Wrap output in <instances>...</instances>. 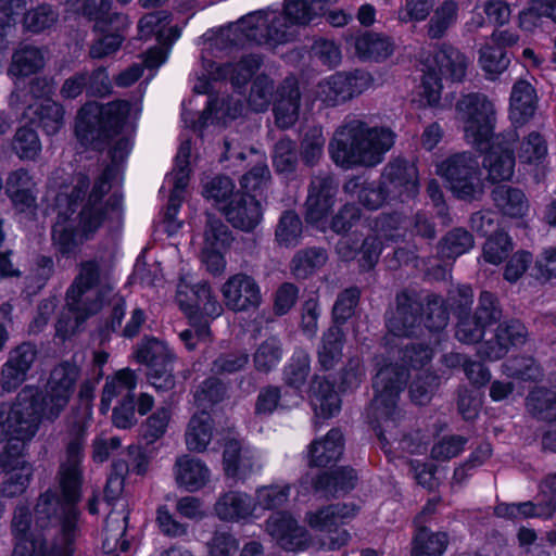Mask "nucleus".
Masks as SVG:
<instances>
[{
	"mask_svg": "<svg viewBox=\"0 0 556 556\" xmlns=\"http://www.w3.org/2000/svg\"><path fill=\"white\" fill-rule=\"evenodd\" d=\"M12 147L22 160H35L41 152V142L37 132L28 127L16 130Z\"/></svg>",
	"mask_w": 556,
	"mask_h": 556,
	"instance_id": "obj_55",
	"label": "nucleus"
},
{
	"mask_svg": "<svg viewBox=\"0 0 556 556\" xmlns=\"http://www.w3.org/2000/svg\"><path fill=\"white\" fill-rule=\"evenodd\" d=\"M535 109L534 88L526 80H518L510 94V118L516 123H523L534 114Z\"/></svg>",
	"mask_w": 556,
	"mask_h": 556,
	"instance_id": "obj_39",
	"label": "nucleus"
},
{
	"mask_svg": "<svg viewBox=\"0 0 556 556\" xmlns=\"http://www.w3.org/2000/svg\"><path fill=\"white\" fill-rule=\"evenodd\" d=\"M475 245L473 237L464 228H455L439 242V254L443 258H456L469 252Z\"/></svg>",
	"mask_w": 556,
	"mask_h": 556,
	"instance_id": "obj_48",
	"label": "nucleus"
},
{
	"mask_svg": "<svg viewBox=\"0 0 556 556\" xmlns=\"http://www.w3.org/2000/svg\"><path fill=\"white\" fill-rule=\"evenodd\" d=\"M58 21V13L48 4H41L28 11L24 16V25L34 33L43 31Z\"/></svg>",
	"mask_w": 556,
	"mask_h": 556,
	"instance_id": "obj_64",
	"label": "nucleus"
},
{
	"mask_svg": "<svg viewBox=\"0 0 556 556\" xmlns=\"http://www.w3.org/2000/svg\"><path fill=\"white\" fill-rule=\"evenodd\" d=\"M396 301V309L387 321L389 331L396 337L414 334L420 326V303L410 299L406 293L397 295Z\"/></svg>",
	"mask_w": 556,
	"mask_h": 556,
	"instance_id": "obj_28",
	"label": "nucleus"
},
{
	"mask_svg": "<svg viewBox=\"0 0 556 556\" xmlns=\"http://www.w3.org/2000/svg\"><path fill=\"white\" fill-rule=\"evenodd\" d=\"M343 452V435L340 430H330L324 439L309 445V465L327 467L336 463Z\"/></svg>",
	"mask_w": 556,
	"mask_h": 556,
	"instance_id": "obj_33",
	"label": "nucleus"
},
{
	"mask_svg": "<svg viewBox=\"0 0 556 556\" xmlns=\"http://www.w3.org/2000/svg\"><path fill=\"white\" fill-rule=\"evenodd\" d=\"M93 395L94 386L89 381L84 382L78 393L79 405L72 412L68 418L74 438L67 444L66 460L62 464V484L66 490L77 485L85 431L92 417L91 401Z\"/></svg>",
	"mask_w": 556,
	"mask_h": 556,
	"instance_id": "obj_9",
	"label": "nucleus"
},
{
	"mask_svg": "<svg viewBox=\"0 0 556 556\" xmlns=\"http://www.w3.org/2000/svg\"><path fill=\"white\" fill-rule=\"evenodd\" d=\"M395 142V134L384 126H370L352 118L341 124L329 142L332 161L343 167H374L382 163Z\"/></svg>",
	"mask_w": 556,
	"mask_h": 556,
	"instance_id": "obj_4",
	"label": "nucleus"
},
{
	"mask_svg": "<svg viewBox=\"0 0 556 556\" xmlns=\"http://www.w3.org/2000/svg\"><path fill=\"white\" fill-rule=\"evenodd\" d=\"M503 374L522 380H538L543 376L539 364L527 356H518L507 359L502 365Z\"/></svg>",
	"mask_w": 556,
	"mask_h": 556,
	"instance_id": "obj_54",
	"label": "nucleus"
},
{
	"mask_svg": "<svg viewBox=\"0 0 556 556\" xmlns=\"http://www.w3.org/2000/svg\"><path fill=\"white\" fill-rule=\"evenodd\" d=\"M5 480L0 485V494L3 497H16L22 495L28 488L33 478V466H24L22 470L4 472Z\"/></svg>",
	"mask_w": 556,
	"mask_h": 556,
	"instance_id": "obj_60",
	"label": "nucleus"
},
{
	"mask_svg": "<svg viewBox=\"0 0 556 556\" xmlns=\"http://www.w3.org/2000/svg\"><path fill=\"white\" fill-rule=\"evenodd\" d=\"M337 194V186L330 176H316L312 179L305 202L306 219L318 224L331 211Z\"/></svg>",
	"mask_w": 556,
	"mask_h": 556,
	"instance_id": "obj_22",
	"label": "nucleus"
},
{
	"mask_svg": "<svg viewBox=\"0 0 556 556\" xmlns=\"http://www.w3.org/2000/svg\"><path fill=\"white\" fill-rule=\"evenodd\" d=\"M509 59L501 47L485 46L480 49L479 64L489 79H495L505 72Z\"/></svg>",
	"mask_w": 556,
	"mask_h": 556,
	"instance_id": "obj_53",
	"label": "nucleus"
},
{
	"mask_svg": "<svg viewBox=\"0 0 556 556\" xmlns=\"http://www.w3.org/2000/svg\"><path fill=\"white\" fill-rule=\"evenodd\" d=\"M422 79L420 85V97L426 104L434 106L441 100L443 89L442 77L432 64H424Z\"/></svg>",
	"mask_w": 556,
	"mask_h": 556,
	"instance_id": "obj_57",
	"label": "nucleus"
},
{
	"mask_svg": "<svg viewBox=\"0 0 556 556\" xmlns=\"http://www.w3.org/2000/svg\"><path fill=\"white\" fill-rule=\"evenodd\" d=\"M343 333L339 327H331L324 333L318 350V362L324 369L332 368L342 356Z\"/></svg>",
	"mask_w": 556,
	"mask_h": 556,
	"instance_id": "obj_51",
	"label": "nucleus"
},
{
	"mask_svg": "<svg viewBox=\"0 0 556 556\" xmlns=\"http://www.w3.org/2000/svg\"><path fill=\"white\" fill-rule=\"evenodd\" d=\"M301 93L295 78H287L277 92L274 104L276 123L281 128L293 126L299 119Z\"/></svg>",
	"mask_w": 556,
	"mask_h": 556,
	"instance_id": "obj_27",
	"label": "nucleus"
},
{
	"mask_svg": "<svg viewBox=\"0 0 556 556\" xmlns=\"http://www.w3.org/2000/svg\"><path fill=\"white\" fill-rule=\"evenodd\" d=\"M80 378V368L72 362H62L58 364L50 372L47 387V396L39 401L38 392H35L34 399L39 409V421L41 418L55 420L67 406Z\"/></svg>",
	"mask_w": 556,
	"mask_h": 556,
	"instance_id": "obj_11",
	"label": "nucleus"
},
{
	"mask_svg": "<svg viewBox=\"0 0 556 556\" xmlns=\"http://www.w3.org/2000/svg\"><path fill=\"white\" fill-rule=\"evenodd\" d=\"M513 250V242L507 233L500 231L490 236L483 245V258L485 262L498 265Z\"/></svg>",
	"mask_w": 556,
	"mask_h": 556,
	"instance_id": "obj_62",
	"label": "nucleus"
},
{
	"mask_svg": "<svg viewBox=\"0 0 556 556\" xmlns=\"http://www.w3.org/2000/svg\"><path fill=\"white\" fill-rule=\"evenodd\" d=\"M60 485L63 493L62 500L53 492L48 491L40 495L35 507L36 521L40 527H46L49 523L59 527L53 544L48 548L40 536L29 532V510L27 507L20 506L15 509L12 520V532L16 541L13 556L73 555L76 540L80 534L79 513L75 506L80 496V476L77 477V485L66 490L62 484L61 467Z\"/></svg>",
	"mask_w": 556,
	"mask_h": 556,
	"instance_id": "obj_1",
	"label": "nucleus"
},
{
	"mask_svg": "<svg viewBox=\"0 0 556 556\" xmlns=\"http://www.w3.org/2000/svg\"><path fill=\"white\" fill-rule=\"evenodd\" d=\"M343 189L346 193L357 197L359 202L369 210L381 207L390 199V194L382 185V181L378 185L362 181L361 178L355 177L349 179Z\"/></svg>",
	"mask_w": 556,
	"mask_h": 556,
	"instance_id": "obj_38",
	"label": "nucleus"
},
{
	"mask_svg": "<svg viewBox=\"0 0 556 556\" xmlns=\"http://www.w3.org/2000/svg\"><path fill=\"white\" fill-rule=\"evenodd\" d=\"M35 181L26 169L12 172L7 179V193L20 211L31 208L36 204Z\"/></svg>",
	"mask_w": 556,
	"mask_h": 556,
	"instance_id": "obj_34",
	"label": "nucleus"
},
{
	"mask_svg": "<svg viewBox=\"0 0 556 556\" xmlns=\"http://www.w3.org/2000/svg\"><path fill=\"white\" fill-rule=\"evenodd\" d=\"M29 111L38 118L48 135L56 134L63 125V109L60 104L49 98L41 99Z\"/></svg>",
	"mask_w": 556,
	"mask_h": 556,
	"instance_id": "obj_49",
	"label": "nucleus"
},
{
	"mask_svg": "<svg viewBox=\"0 0 556 556\" xmlns=\"http://www.w3.org/2000/svg\"><path fill=\"white\" fill-rule=\"evenodd\" d=\"M191 155V143L190 141H184L175 157V167L170 174V181L173 182L174 189L169 200V210L176 211V201H179L180 193L187 187L189 181V159Z\"/></svg>",
	"mask_w": 556,
	"mask_h": 556,
	"instance_id": "obj_42",
	"label": "nucleus"
},
{
	"mask_svg": "<svg viewBox=\"0 0 556 556\" xmlns=\"http://www.w3.org/2000/svg\"><path fill=\"white\" fill-rule=\"evenodd\" d=\"M458 5L453 0L443 1L434 11L427 24V34L431 39L444 37L452 25L456 23Z\"/></svg>",
	"mask_w": 556,
	"mask_h": 556,
	"instance_id": "obj_46",
	"label": "nucleus"
},
{
	"mask_svg": "<svg viewBox=\"0 0 556 556\" xmlns=\"http://www.w3.org/2000/svg\"><path fill=\"white\" fill-rule=\"evenodd\" d=\"M129 517L128 501H119L117 509H111L105 519L102 549L108 556H118V552L128 549L124 540Z\"/></svg>",
	"mask_w": 556,
	"mask_h": 556,
	"instance_id": "obj_23",
	"label": "nucleus"
},
{
	"mask_svg": "<svg viewBox=\"0 0 556 556\" xmlns=\"http://www.w3.org/2000/svg\"><path fill=\"white\" fill-rule=\"evenodd\" d=\"M112 290L111 268L102 260L79 264L78 274L66 291V305L87 313H98L102 307V292Z\"/></svg>",
	"mask_w": 556,
	"mask_h": 556,
	"instance_id": "obj_8",
	"label": "nucleus"
},
{
	"mask_svg": "<svg viewBox=\"0 0 556 556\" xmlns=\"http://www.w3.org/2000/svg\"><path fill=\"white\" fill-rule=\"evenodd\" d=\"M141 106L118 100L104 105L87 103L80 109L76 121V136L85 146L101 150L103 144H113L110 154L113 162H122L131 148L130 140L118 137L129 119H137Z\"/></svg>",
	"mask_w": 556,
	"mask_h": 556,
	"instance_id": "obj_3",
	"label": "nucleus"
},
{
	"mask_svg": "<svg viewBox=\"0 0 556 556\" xmlns=\"http://www.w3.org/2000/svg\"><path fill=\"white\" fill-rule=\"evenodd\" d=\"M492 199L497 210L510 218H522L529 211V201L518 188L498 186L492 191Z\"/></svg>",
	"mask_w": 556,
	"mask_h": 556,
	"instance_id": "obj_35",
	"label": "nucleus"
},
{
	"mask_svg": "<svg viewBox=\"0 0 556 556\" xmlns=\"http://www.w3.org/2000/svg\"><path fill=\"white\" fill-rule=\"evenodd\" d=\"M303 232L300 217L291 211L285 212L277 225L275 238L280 247L292 248L299 244Z\"/></svg>",
	"mask_w": 556,
	"mask_h": 556,
	"instance_id": "obj_52",
	"label": "nucleus"
},
{
	"mask_svg": "<svg viewBox=\"0 0 556 556\" xmlns=\"http://www.w3.org/2000/svg\"><path fill=\"white\" fill-rule=\"evenodd\" d=\"M309 363V355L306 352H295L283 370L286 383L294 389L303 387L311 370Z\"/></svg>",
	"mask_w": 556,
	"mask_h": 556,
	"instance_id": "obj_56",
	"label": "nucleus"
},
{
	"mask_svg": "<svg viewBox=\"0 0 556 556\" xmlns=\"http://www.w3.org/2000/svg\"><path fill=\"white\" fill-rule=\"evenodd\" d=\"M223 469L227 477L245 480L262 469L256 454L240 442L230 440L225 444L223 452Z\"/></svg>",
	"mask_w": 556,
	"mask_h": 556,
	"instance_id": "obj_21",
	"label": "nucleus"
},
{
	"mask_svg": "<svg viewBox=\"0 0 556 556\" xmlns=\"http://www.w3.org/2000/svg\"><path fill=\"white\" fill-rule=\"evenodd\" d=\"M406 380V369L396 364L382 366L374 378L375 396L370 412L378 422V435L384 444L397 440V432L394 431L400 417L397 401Z\"/></svg>",
	"mask_w": 556,
	"mask_h": 556,
	"instance_id": "obj_6",
	"label": "nucleus"
},
{
	"mask_svg": "<svg viewBox=\"0 0 556 556\" xmlns=\"http://www.w3.org/2000/svg\"><path fill=\"white\" fill-rule=\"evenodd\" d=\"M439 386V379L432 372L424 371L418 375L409 387V395L414 403L425 405L430 402Z\"/></svg>",
	"mask_w": 556,
	"mask_h": 556,
	"instance_id": "obj_63",
	"label": "nucleus"
},
{
	"mask_svg": "<svg viewBox=\"0 0 556 556\" xmlns=\"http://www.w3.org/2000/svg\"><path fill=\"white\" fill-rule=\"evenodd\" d=\"M232 236L228 227L212 215L206 217V226L203 235L201 251L202 262L212 274H220L225 270V251L229 248Z\"/></svg>",
	"mask_w": 556,
	"mask_h": 556,
	"instance_id": "obj_16",
	"label": "nucleus"
},
{
	"mask_svg": "<svg viewBox=\"0 0 556 556\" xmlns=\"http://www.w3.org/2000/svg\"><path fill=\"white\" fill-rule=\"evenodd\" d=\"M214 511L223 521L240 522L256 518V504L245 492L228 491L219 495Z\"/></svg>",
	"mask_w": 556,
	"mask_h": 556,
	"instance_id": "obj_24",
	"label": "nucleus"
},
{
	"mask_svg": "<svg viewBox=\"0 0 556 556\" xmlns=\"http://www.w3.org/2000/svg\"><path fill=\"white\" fill-rule=\"evenodd\" d=\"M323 249L309 248L299 251L291 261V273L295 278L305 279L323 267L327 262Z\"/></svg>",
	"mask_w": 556,
	"mask_h": 556,
	"instance_id": "obj_47",
	"label": "nucleus"
},
{
	"mask_svg": "<svg viewBox=\"0 0 556 556\" xmlns=\"http://www.w3.org/2000/svg\"><path fill=\"white\" fill-rule=\"evenodd\" d=\"M137 388V375L129 368L117 370L114 375L106 377L102 389L100 409L108 413L113 401L125 402L135 399Z\"/></svg>",
	"mask_w": 556,
	"mask_h": 556,
	"instance_id": "obj_26",
	"label": "nucleus"
},
{
	"mask_svg": "<svg viewBox=\"0 0 556 556\" xmlns=\"http://www.w3.org/2000/svg\"><path fill=\"white\" fill-rule=\"evenodd\" d=\"M457 119L463 124L466 142L483 151L495 137L496 110L483 93L463 94L455 104Z\"/></svg>",
	"mask_w": 556,
	"mask_h": 556,
	"instance_id": "obj_7",
	"label": "nucleus"
},
{
	"mask_svg": "<svg viewBox=\"0 0 556 556\" xmlns=\"http://www.w3.org/2000/svg\"><path fill=\"white\" fill-rule=\"evenodd\" d=\"M35 392L23 389L13 404L0 405V441H8L0 454L2 472L22 470L33 466L25 458V446L38 431L39 409L34 399Z\"/></svg>",
	"mask_w": 556,
	"mask_h": 556,
	"instance_id": "obj_5",
	"label": "nucleus"
},
{
	"mask_svg": "<svg viewBox=\"0 0 556 556\" xmlns=\"http://www.w3.org/2000/svg\"><path fill=\"white\" fill-rule=\"evenodd\" d=\"M283 356L281 342L270 337L262 341L255 349L253 354V365L256 371L268 374L274 370Z\"/></svg>",
	"mask_w": 556,
	"mask_h": 556,
	"instance_id": "obj_44",
	"label": "nucleus"
},
{
	"mask_svg": "<svg viewBox=\"0 0 556 556\" xmlns=\"http://www.w3.org/2000/svg\"><path fill=\"white\" fill-rule=\"evenodd\" d=\"M265 532L283 549L301 552L314 545L305 527L289 513L271 514L265 521Z\"/></svg>",
	"mask_w": 556,
	"mask_h": 556,
	"instance_id": "obj_13",
	"label": "nucleus"
},
{
	"mask_svg": "<svg viewBox=\"0 0 556 556\" xmlns=\"http://www.w3.org/2000/svg\"><path fill=\"white\" fill-rule=\"evenodd\" d=\"M291 485L285 482H277L256 488L253 502L256 508L273 510L285 506L290 497Z\"/></svg>",
	"mask_w": 556,
	"mask_h": 556,
	"instance_id": "obj_45",
	"label": "nucleus"
},
{
	"mask_svg": "<svg viewBox=\"0 0 556 556\" xmlns=\"http://www.w3.org/2000/svg\"><path fill=\"white\" fill-rule=\"evenodd\" d=\"M372 84L370 74L362 71L336 73L321 79L314 89V97L326 106H337L359 96Z\"/></svg>",
	"mask_w": 556,
	"mask_h": 556,
	"instance_id": "obj_12",
	"label": "nucleus"
},
{
	"mask_svg": "<svg viewBox=\"0 0 556 556\" xmlns=\"http://www.w3.org/2000/svg\"><path fill=\"white\" fill-rule=\"evenodd\" d=\"M532 7L519 15V24L526 30H532L540 17L556 23V0H531Z\"/></svg>",
	"mask_w": 556,
	"mask_h": 556,
	"instance_id": "obj_61",
	"label": "nucleus"
},
{
	"mask_svg": "<svg viewBox=\"0 0 556 556\" xmlns=\"http://www.w3.org/2000/svg\"><path fill=\"white\" fill-rule=\"evenodd\" d=\"M357 508L353 504H331L305 514V522L321 533L338 527L344 520L354 517Z\"/></svg>",
	"mask_w": 556,
	"mask_h": 556,
	"instance_id": "obj_29",
	"label": "nucleus"
},
{
	"mask_svg": "<svg viewBox=\"0 0 556 556\" xmlns=\"http://www.w3.org/2000/svg\"><path fill=\"white\" fill-rule=\"evenodd\" d=\"M220 210L235 228L247 232L254 230L263 219L261 203L249 193L235 194Z\"/></svg>",
	"mask_w": 556,
	"mask_h": 556,
	"instance_id": "obj_20",
	"label": "nucleus"
},
{
	"mask_svg": "<svg viewBox=\"0 0 556 556\" xmlns=\"http://www.w3.org/2000/svg\"><path fill=\"white\" fill-rule=\"evenodd\" d=\"M437 173L443 177L451 191L459 199L473 200L484 190L480 163L471 152L453 154L437 166Z\"/></svg>",
	"mask_w": 556,
	"mask_h": 556,
	"instance_id": "obj_10",
	"label": "nucleus"
},
{
	"mask_svg": "<svg viewBox=\"0 0 556 556\" xmlns=\"http://www.w3.org/2000/svg\"><path fill=\"white\" fill-rule=\"evenodd\" d=\"M381 181L390 194V200L405 201L418 192V170L415 164L405 160H394L383 169Z\"/></svg>",
	"mask_w": 556,
	"mask_h": 556,
	"instance_id": "obj_18",
	"label": "nucleus"
},
{
	"mask_svg": "<svg viewBox=\"0 0 556 556\" xmlns=\"http://www.w3.org/2000/svg\"><path fill=\"white\" fill-rule=\"evenodd\" d=\"M403 224V218L397 214L383 216L377 220V233L367 236L361 245L359 265L362 268L370 269L377 264L382 251V238L393 241L402 237Z\"/></svg>",
	"mask_w": 556,
	"mask_h": 556,
	"instance_id": "obj_19",
	"label": "nucleus"
},
{
	"mask_svg": "<svg viewBox=\"0 0 556 556\" xmlns=\"http://www.w3.org/2000/svg\"><path fill=\"white\" fill-rule=\"evenodd\" d=\"M214 434V422L206 410L194 413L185 432L186 446L190 452L202 453L206 451Z\"/></svg>",
	"mask_w": 556,
	"mask_h": 556,
	"instance_id": "obj_32",
	"label": "nucleus"
},
{
	"mask_svg": "<svg viewBox=\"0 0 556 556\" xmlns=\"http://www.w3.org/2000/svg\"><path fill=\"white\" fill-rule=\"evenodd\" d=\"M547 155V144L541 134L530 132L519 146L518 157L521 163L536 164Z\"/></svg>",
	"mask_w": 556,
	"mask_h": 556,
	"instance_id": "obj_58",
	"label": "nucleus"
},
{
	"mask_svg": "<svg viewBox=\"0 0 556 556\" xmlns=\"http://www.w3.org/2000/svg\"><path fill=\"white\" fill-rule=\"evenodd\" d=\"M194 296V304L204 315L216 318L224 312V305L213 294L211 287L206 282H199L191 289Z\"/></svg>",
	"mask_w": 556,
	"mask_h": 556,
	"instance_id": "obj_59",
	"label": "nucleus"
},
{
	"mask_svg": "<svg viewBox=\"0 0 556 556\" xmlns=\"http://www.w3.org/2000/svg\"><path fill=\"white\" fill-rule=\"evenodd\" d=\"M45 63L40 49L34 46H21L12 56L9 73L16 77H26L42 68Z\"/></svg>",
	"mask_w": 556,
	"mask_h": 556,
	"instance_id": "obj_43",
	"label": "nucleus"
},
{
	"mask_svg": "<svg viewBox=\"0 0 556 556\" xmlns=\"http://www.w3.org/2000/svg\"><path fill=\"white\" fill-rule=\"evenodd\" d=\"M527 408L535 418L552 421L556 420V396L544 388H535L527 399Z\"/></svg>",
	"mask_w": 556,
	"mask_h": 556,
	"instance_id": "obj_50",
	"label": "nucleus"
},
{
	"mask_svg": "<svg viewBox=\"0 0 556 556\" xmlns=\"http://www.w3.org/2000/svg\"><path fill=\"white\" fill-rule=\"evenodd\" d=\"M111 168L97 179L80 213L72 217L78 200L85 194L89 179L83 174L75 176L72 186H62L55 195L56 220L52 227L54 248L62 254L75 252L102 225L109 213V205L102 198L110 190Z\"/></svg>",
	"mask_w": 556,
	"mask_h": 556,
	"instance_id": "obj_2",
	"label": "nucleus"
},
{
	"mask_svg": "<svg viewBox=\"0 0 556 556\" xmlns=\"http://www.w3.org/2000/svg\"><path fill=\"white\" fill-rule=\"evenodd\" d=\"M261 63L262 60L257 55H249L236 65H219L215 62H208L205 65V71L212 79L229 77L235 86H241L252 77Z\"/></svg>",
	"mask_w": 556,
	"mask_h": 556,
	"instance_id": "obj_31",
	"label": "nucleus"
},
{
	"mask_svg": "<svg viewBox=\"0 0 556 556\" xmlns=\"http://www.w3.org/2000/svg\"><path fill=\"white\" fill-rule=\"evenodd\" d=\"M529 333L526 326L517 320L509 319L497 325L491 338L479 344L477 353L485 361L503 358L511 348L523 345Z\"/></svg>",
	"mask_w": 556,
	"mask_h": 556,
	"instance_id": "obj_15",
	"label": "nucleus"
},
{
	"mask_svg": "<svg viewBox=\"0 0 556 556\" xmlns=\"http://www.w3.org/2000/svg\"><path fill=\"white\" fill-rule=\"evenodd\" d=\"M354 48L359 58L380 61L393 53L394 45L388 37L375 33H366L355 38Z\"/></svg>",
	"mask_w": 556,
	"mask_h": 556,
	"instance_id": "obj_41",
	"label": "nucleus"
},
{
	"mask_svg": "<svg viewBox=\"0 0 556 556\" xmlns=\"http://www.w3.org/2000/svg\"><path fill=\"white\" fill-rule=\"evenodd\" d=\"M311 392L312 406L317 416L329 418L340 410V397L329 381L315 378L311 386Z\"/></svg>",
	"mask_w": 556,
	"mask_h": 556,
	"instance_id": "obj_37",
	"label": "nucleus"
},
{
	"mask_svg": "<svg viewBox=\"0 0 556 556\" xmlns=\"http://www.w3.org/2000/svg\"><path fill=\"white\" fill-rule=\"evenodd\" d=\"M428 64H432L441 77L459 83L466 77L469 61L458 49L444 43Z\"/></svg>",
	"mask_w": 556,
	"mask_h": 556,
	"instance_id": "obj_30",
	"label": "nucleus"
},
{
	"mask_svg": "<svg viewBox=\"0 0 556 556\" xmlns=\"http://www.w3.org/2000/svg\"><path fill=\"white\" fill-rule=\"evenodd\" d=\"M138 363L144 364L149 370L173 365L176 356L168 345L154 338L143 339L135 351Z\"/></svg>",
	"mask_w": 556,
	"mask_h": 556,
	"instance_id": "obj_36",
	"label": "nucleus"
},
{
	"mask_svg": "<svg viewBox=\"0 0 556 556\" xmlns=\"http://www.w3.org/2000/svg\"><path fill=\"white\" fill-rule=\"evenodd\" d=\"M224 305L232 312H250L260 307L263 295L258 282L250 275L238 273L220 287Z\"/></svg>",
	"mask_w": 556,
	"mask_h": 556,
	"instance_id": "obj_14",
	"label": "nucleus"
},
{
	"mask_svg": "<svg viewBox=\"0 0 556 556\" xmlns=\"http://www.w3.org/2000/svg\"><path fill=\"white\" fill-rule=\"evenodd\" d=\"M211 469L201 459L190 455L177 457L174 465V477L177 485L188 492H197L211 481Z\"/></svg>",
	"mask_w": 556,
	"mask_h": 556,
	"instance_id": "obj_25",
	"label": "nucleus"
},
{
	"mask_svg": "<svg viewBox=\"0 0 556 556\" xmlns=\"http://www.w3.org/2000/svg\"><path fill=\"white\" fill-rule=\"evenodd\" d=\"M447 544L448 536L445 532H433L426 527H418L413 538L410 556H442Z\"/></svg>",
	"mask_w": 556,
	"mask_h": 556,
	"instance_id": "obj_40",
	"label": "nucleus"
},
{
	"mask_svg": "<svg viewBox=\"0 0 556 556\" xmlns=\"http://www.w3.org/2000/svg\"><path fill=\"white\" fill-rule=\"evenodd\" d=\"M516 135H497L482 151H486L483 159V166L488 172V178L492 182L509 180L514 175L515 156L513 146Z\"/></svg>",
	"mask_w": 556,
	"mask_h": 556,
	"instance_id": "obj_17",
	"label": "nucleus"
}]
</instances>
